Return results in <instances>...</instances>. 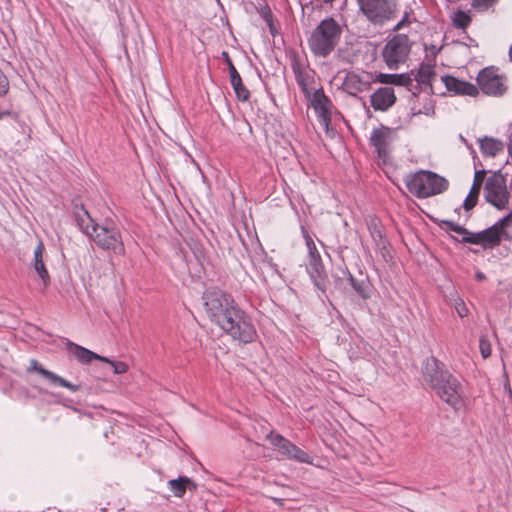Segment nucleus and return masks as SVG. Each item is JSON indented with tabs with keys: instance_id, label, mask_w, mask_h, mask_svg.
Here are the masks:
<instances>
[{
	"instance_id": "393cba45",
	"label": "nucleus",
	"mask_w": 512,
	"mask_h": 512,
	"mask_svg": "<svg viewBox=\"0 0 512 512\" xmlns=\"http://www.w3.org/2000/svg\"><path fill=\"white\" fill-rule=\"evenodd\" d=\"M170 490L176 497H182L186 490H195L197 485L188 477H179L168 482Z\"/></svg>"
},
{
	"instance_id": "6ab92c4d",
	"label": "nucleus",
	"mask_w": 512,
	"mask_h": 512,
	"mask_svg": "<svg viewBox=\"0 0 512 512\" xmlns=\"http://www.w3.org/2000/svg\"><path fill=\"white\" fill-rule=\"evenodd\" d=\"M371 106L378 111H386L396 101L392 87H381L371 95Z\"/></svg>"
},
{
	"instance_id": "f8f14e48",
	"label": "nucleus",
	"mask_w": 512,
	"mask_h": 512,
	"mask_svg": "<svg viewBox=\"0 0 512 512\" xmlns=\"http://www.w3.org/2000/svg\"><path fill=\"white\" fill-rule=\"evenodd\" d=\"M424 379L430 383L437 395L448 402L446 383L443 380L439 362L435 358H428L423 368Z\"/></svg>"
},
{
	"instance_id": "20e7f679",
	"label": "nucleus",
	"mask_w": 512,
	"mask_h": 512,
	"mask_svg": "<svg viewBox=\"0 0 512 512\" xmlns=\"http://www.w3.org/2000/svg\"><path fill=\"white\" fill-rule=\"evenodd\" d=\"M404 182L408 191L418 198H428L442 192L445 188L444 178L425 170L407 174Z\"/></svg>"
},
{
	"instance_id": "a211bd4d",
	"label": "nucleus",
	"mask_w": 512,
	"mask_h": 512,
	"mask_svg": "<svg viewBox=\"0 0 512 512\" xmlns=\"http://www.w3.org/2000/svg\"><path fill=\"white\" fill-rule=\"evenodd\" d=\"M485 175H486V171L484 169L478 170L474 174V180H473L472 186L470 188L468 195L466 196V198L463 202L464 210L467 213L466 218L470 217L469 212L476 206V204L478 202V197L480 194V190H481Z\"/></svg>"
},
{
	"instance_id": "c85d7f7f",
	"label": "nucleus",
	"mask_w": 512,
	"mask_h": 512,
	"mask_svg": "<svg viewBox=\"0 0 512 512\" xmlns=\"http://www.w3.org/2000/svg\"><path fill=\"white\" fill-rule=\"evenodd\" d=\"M471 23V16L468 12L458 10L452 18V25L459 29H466Z\"/></svg>"
},
{
	"instance_id": "1a4fd4ad",
	"label": "nucleus",
	"mask_w": 512,
	"mask_h": 512,
	"mask_svg": "<svg viewBox=\"0 0 512 512\" xmlns=\"http://www.w3.org/2000/svg\"><path fill=\"white\" fill-rule=\"evenodd\" d=\"M477 84L481 91L489 96H502L506 90V77L499 74L498 69L486 67L477 76Z\"/></svg>"
},
{
	"instance_id": "f3484780",
	"label": "nucleus",
	"mask_w": 512,
	"mask_h": 512,
	"mask_svg": "<svg viewBox=\"0 0 512 512\" xmlns=\"http://www.w3.org/2000/svg\"><path fill=\"white\" fill-rule=\"evenodd\" d=\"M29 371L37 372L40 376L47 379L51 385L61 386L67 388L72 392H76L80 389V385L72 384L69 381L65 380L64 378L60 377L59 375L45 369L44 367L39 365V363L36 360L30 361Z\"/></svg>"
},
{
	"instance_id": "4c0bfd02",
	"label": "nucleus",
	"mask_w": 512,
	"mask_h": 512,
	"mask_svg": "<svg viewBox=\"0 0 512 512\" xmlns=\"http://www.w3.org/2000/svg\"><path fill=\"white\" fill-rule=\"evenodd\" d=\"M507 149H508V154H509L510 158L512 159V133L509 136Z\"/></svg>"
},
{
	"instance_id": "6e6552de",
	"label": "nucleus",
	"mask_w": 512,
	"mask_h": 512,
	"mask_svg": "<svg viewBox=\"0 0 512 512\" xmlns=\"http://www.w3.org/2000/svg\"><path fill=\"white\" fill-rule=\"evenodd\" d=\"M411 43L406 35H396L385 45L382 56L390 69H397L404 63L410 53Z\"/></svg>"
},
{
	"instance_id": "0eeeda50",
	"label": "nucleus",
	"mask_w": 512,
	"mask_h": 512,
	"mask_svg": "<svg viewBox=\"0 0 512 512\" xmlns=\"http://www.w3.org/2000/svg\"><path fill=\"white\" fill-rule=\"evenodd\" d=\"M91 238L102 249L112 250L115 254L124 255L125 247L120 230L112 223H106L92 229Z\"/></svg>"
},
{
	"instance_id": "c9c22d12",
	"label": "nucleus",
	"mask_w": 512,
	"mask_h": 512,
	"mask_svg": "<svg viewBox=\"0 0 512 512\" xmlns=\"http://www.w3.org/2000/svg\"><path fill=\"white\" fill-rule=\"evenodd\" d=\"M495 0H474L473 5L477 8L487 9L490 7Z\"/></svg>"
},
{
	"instance_id": "4be33fe9",
	"label": "nucleus",
	"mask_w": 512,
	"mask_h": 512,
	"mask_svg": "<svg viewBox=\"0 0 512 512\" xmlns=\"http://www.w3.org/2000/svg\"><path fill=\"white\" fill-rule=\"evenodd\" d=\"M44 251V244L40 241L34 250L33 267L46 288L50 284V275L43 261Z\"/></svg>"
},
{
	"instance_id": "aec40b11",
	"label": "nucleus",
	"mask_w": 512,
	"mask_h": 512,
	"mask_svg": "<svg viewBox=\"0 0 512 512\" xmlns=\"http://www.w3.org/2000/svg\"><path fill=\"white\" fill-rule=\"evenodd\" d=\"M222 56L227 62L228 69H229V75H230V82H231V85L234 89V92H235L237 98L241 101H246L249 98V91L243 85L240 74L238 73L235 66L233 65L228 53L223 52Z\"/></svg>"
},
{
	"instance_id": "412c9836",
	"label": "nucleus",
	"mask_w": 512,
	"mask_h": 512,
	"mask_svg": "<svg viewBox=\"0 0 512 512\" xmlns=\"http://www.w3.org/2000/svg\"><path fill=\"white\" fill-rule=\"evenodd\" d=\"M68 351L82 364L90 363L92 360L108 361L103 357L73 342L67 343Z\"/></svg>"
},
{
	"instance_id": "f704fd0d",
	"label": "nucleus",
	"mask_w": 512,
	"mask_h": 512,
	"mask_svg": "<svg viewBox=\"0 0 512 512\" xmlns=\"http://www.w3.org/2000/svg\"><path fill=\"white\" fill-rule=\"evenodd\" d=\"M442 48H443L442 45L437 46V45L431 44L428 46L427 44H425V50H426L427 57H429V56L435 57L437 55V53L442 50Z\"/></svg>"
},
{
	"instance_id": "58836bf2",
	"label": "nucleus",
	"mask_w": 512,
	"mask_h": 512,
	"mask_svg": "<svg viewBox=\"0 0 512 512\" xmlns=\"http://www.w3.org/2000/svg\"><path fill=\"white\" fill-rule=\"evenodd\" d=\"M404 22H405V18H403L401 21H399L396 26L394 27V30H399L403 27L404 25Z\"/></svg>"
},
{
	"instance_id": "bb28decb",
	"label": "nucleus",
	"mask_w": 512,
	"mask_h": 512,
	"mask_svg": "<svg viewBox=\"0 0 512 512\" xmlns=\"http://www.w3.org/2000/svg\"><path fill=\"white\" fill-rule=\"evenodd\" d=\"M76 221L80 229L89 237H91L93 233L92 229L98 226L84 208H81V210L76 213Z\"/></svg>"
},
{
	"instance_id": "2f4dec72",
	"label": "nucleus",
	"mask_w": 512,
	"mask_h": 512,
	"mask_svg": "<svg viewBox=\"0 0 512 512\" xmlns=\"http://www.w3.org/2000/svg\"><path fill=\"white\" fill-rule=\"evenodd\" d=\"M454 306H455V310H456L457 314L461 318L466 317L468 315L469 309L462 299H460V298L456 299L454 302Z\"/></svg>"
},
{
	"instance_id": "c756f323",
	"label": "nucleus",
	"mask_w": 512,
	"mask_h": 512,
	"mask_svg": "<svg viewBox=\"0 0 512 512\" xmlns=\"http://www.w3.org/2000/svg\"><path fill=\"white\" fill-rule=\"evenodd\" d=\"M479 349H480L481 356L484 359H487L491 356V353H492L491 342L486 335H482L480 337Z\"/></svg>"
},
{
	"instance_id": "9d476101",
	"label": "nucleus",
	"mask_w": 512,
	"mask_h": 512,
	"mask_svg": "<svg viewBox=\"0 0 512 512\" xmlns=\"http://www.w3.org/2000/svg\"><path fill=\"white\" fill-rule=\"evenodd\" d=\"M266 439L270 441L283 457L300 463H310L308 454L282 435L270 432L267 434Z\"/></svg>"
},
{
	"instance_id": "7c9ffc66",
	"label": "nucleus",
	"mask_w": 512,
	"mask_h": 512,
	"mask_svg": "<svg viewBox=\"0 0 512 512\" xmlns=\"http://www.w3.org/2000/svg\"><path fill=\"white\" fill-rule=\"evenodd\" d=\"M106 363H109L113 369V372L115 374H124L128 370V365L125 362L121 361H112L108 359V361H105Z\"/></svg>"
},
{
	"instance_id": "a878e982",
	"label": "nucleus",
	"mask_w": 512,
	"mask_h": 512,
	"mask_svg": "<svg viewBox=\"0 0 512 512\" xmlns=\"http://www.w3.org/2000/svg\"><path fill=\"white\" fill-rule=\"evenodd\" d=\"M312 106L318 115L324 120H328L329 112H328V98L324 95L321 90H316L312 96L311 100Z\"/></svg>"
},
{
	"instance_id": "c03bdc74",
	"label": "nucleus",
	"mask_w": 512,
	"mask_h": 512,
	"mask_svg": "<svg viewBox=\"0 0 512 512\" xmlns=\"http://www.w3.org/2000/svg\"><path fill=\"white\" fill-rule=\"evenodd\" d=\"M334 0H323L325 3H332Z\"/></svg>"
},
{
	"instance_id": "f03ea898",
	"label": "nucleus",
	"mask_w": 512,
	"mask_h": 512,
	"mask_svg": "<svg viewBox=\"0 0 512 512\" xmlns=\"http://www.w3.org/2000/svg\"><path fill=\"white\" fill-rule=\"evenodd\" d=\"M512 225V211L499 219L495 224L479 232H471L466 228L450 221V231L457 233L461 238L450 236L453 240L461 243L481 245L484 249L493 248L500 244L502 239L512 241V232L509 227Z\"/></svg>"
},
{
	"instance_id": "79ce46f5",
	"label": "nucleus",
	"mask_w": 512,
	"mask_h": 512,
	"mask_svg": "<svg viewBox=\"0 0 512 512\" xmlns=\"http://www.w3.org/2000/svg\"><path fill=\"white\" fill-rule=\"evenodd\" d=\"M9 114H10L9 111L0 112V119Z\"/></svg>"
},
{
	"instance_id": "e433bc0d",
	"label": "nucleus",
	"mask_w": 512,
	"mask_h": 512,
	"mask_svg": "<svg viewBox=\"0 0 512 512\" xmlns=\"http://www.w3.org/2000/svg\"><path fill=\"white\" fill-rule=\"evenodd\" d=\"M296 79H297L298 84L301 86V88L304 91H306L307 90V83H306L305 78L300 73H297Z\"/></svg>"
},
{
	"instance_id": "37998d69",
	"label": "nucleus",
	"mask_w": 512,
	"mask_h": 512,
	"mask_svg": "<svg viewBox=\"0 0 512 512\" xmlns=\"http://www.w3.org/2000/svg\"><path fill=\"white\" fill-rule=\"evenodd\" d=\"M509 57H510V60L512 61V45L510 46V49H509Z\"/></svg>"
},
{
	"instance_id": "5701e85b",
	"label": "nucleus",
	"mask_w": 512,
	"mask_h": 512,
	"mask_svg": "<svg viewBox=\"0 0 512 512\" xmlns=\"http://www.w3.org/2000/svg\"><path fill=\"white\" fill-rule=\"evenodd\" d=\"M451 92L457 95L474 97L478 95L479 90L476 85L470 82L458 80L457 78L450 76V93Z\"/></svg>"
},
{
	"instance_id": "39448f33",
	"label": "nucleus",
	"mask_w": 512,
	"mask_h": 512,
	"mask_svg": "<svg viewBox=\"0 0 512 512\" xmlns=\"http://www.w3.org/2000/svg\"><path fill=\"white\" fill-rule=\"evenodd\" d=\"M510 197L506 176L500 171L494 172L486 179L484 198L487 203L498 210H504L508 208Z\"/></svg>"
},
{
	"instance_id": "a19ab883",
	"label": "nucleus",
	"mask_w": 512,
	"mask_h": 512,
	"mask_svg": "<svg viewBox=\"0 0 512 512\" xmlns=\"http://www.w3.org/2000/svg\"><path fill=\"white\" fill-rule=\"evenodd\" d=\"M485 278V275L482 273V272H477L476 273V279L477 280H483Z\"/></svg>"
},
{
	"instance_id": "4468645a",
	"label": "nucleus",
	"mask_w": 512,
	"mask_h": 512,
	"mask_svg": "<svg viewBox=\"0 0 512 512\" xmlns=\"http://www.w3.org/2000/svg\"><path fill=\"white\" fill-rule=\"evenodd\" d=\"M370 141L374 146L378 157L385 161L390 152V146L393 141L392 131L387 127L375 129L371 134Z\"/></svg>"
},
{
	"instance_id": "473e14b6",
	"label": "nucleus",
	"mask_w": 512,
	"mask_h": 512,
	"mask_svg": "<svg viewBox=\"0 0 512 512\" xmlns=\"http://www.w3.org/2000/svg\"><path fill=\"white\" fill-rule=\"evenodd\" d=\"M304 238H305V242H306V246H307V250H308V257L320 254L319 251L317 250V247H316L313 239L307 233L304 235Z\"/></svg>"
},
{
	"instance_id": "b1692460",
	"label": "nucleus",
	"mask_w": 512,
	"mask_h": 512,
	"mask_svg": "<svg viewBox=\"0 0 512 512\" xmlns=\"http://www.w3.org/2000/svg\"><path fill=\"white\" fill-rule=\"evenodd\" d=\"M479 142L481 153L485 157H495L504 150V143L493 137H484Z\"/></svg>"
},
{
	"instance_id": "72a5a7b5",
	"label": "nucleus",
	"mask_w": 512,
	"mask_h": 512,
	"mask_svg": "<svg viewBox=\"0 0 512 512\" xmlns=\"http://www.w3.org/2000/svg\"><path fill=\"white\" fill-rule=\"evenodd\" d=\"M9 90V81L7 77L0 70V96L5 95Z\"/></svg>"
},
{
	"instance_id": "9b49d317",
	"label": "nucleus",
	"mask_w": 512,
	"mask_h": 512,
	"mask_svg": "<svg viewBox=\"0 0 512 512\" xmlns=\"http://www.w3.org/2000/svg\"><path fill=\"white\" fill-rule=\"evenodd\" d=\"M376 79L373 75L366 71H351L345 74V77L342 81V89L347 94L351 96H356L359 93L364 91H368L371 87V84Z\"/></svg>"
},
{
	"instance_id": "7ed1b4c3",
	"label": "nucleus",
	"mask_w": 512,
	"mask_h": 512,
	"mask_svg": "<svg viewBox=\"0 0 512 512\" xmlns=\"http://www.w3.org/2000/svg\"><path fill=\"white\" fill-rule=\"evenodd\" d=\"M341 34L342 28L333 18L323 19L308 38L311 52L319 57L328 56L339 43Z\"/></svg>"
},
{
	"instance_id": "dca6fc26",
	"label": "nucleus",
	"mask_w": 512,
	"mask_h": 512,
	"mask_svg": "<svg viewBox=\"0 0 512 512\" xmlns=\"http://www.w3.org/2000/svg\"><path fill=\"white\" fill-rule=\"evenodd\" d=\"M415 79L420 84L429 85L433 92L437 89L439 82L444 84L446 90H448V74L438 76L430 64H422L415 75Z\"/></svg>"
},
{
	"instance_id": "423d86ee",
	"label": "nucleus",
	"mask_w": 512,
	"mask_h": 512,
	"mask_svg": "<svg viewBox=\"0 0 512 512\" xmlns=\"http://www.w3.org/2000/svg\"><path fill=\"white\" fill-rule=\"evenodd\" d=\"M362 13L375 25H383L395 17L396 6L387 0H357Z\"/></svg>"
},
{
	"instance_id": "2eb2a0df",
	"label": "nucleus",
	"mask_w": 512,
	"mask_h": 512,
	"mask_svg": "<svg viewBox=\"0 0 512 512\" xmlns=\"http://www.w3.org/2000/svg\"><path fill=\"white\" fill-rule=\"evenodd\" d=\"M468 393L466 386L450 377V406L455 412L464 414L467 408Z\"/></svg>"
},
{
	"instance_id": "cd10ccee",
	"label": "nucleus",
	"mask_w": 512,
	"mask_h": 512,
	"mask_svg": "<svg viewBox=\"0 0 512 512\" xmlns=\"http://www.w3.org/2000/svg\"><path fill=\"white\" fill-rule=\"evenodd\" d=\"M376 80L385 84L404 86L411 83V78L406 74H379Z\"/></svg>"
},
{
	"instance_id": "ea45409f",
	"label": "nucleus",
	"mask_w": 512,
	"mask_h": 512,
	"mask_svg": "<svg viewBox=\"0 0 512 512\" xmlns=\"http://www.w3.org/2000/svg\"><path fill=\"white\" fill-rule=\"evenodd\" d=\"M272 500H273L277 505H279V506H282V505H283V502H284V500H283V499H281V498H275V497H274V498H272Z\"/></svg>"
},
{
	"instance_id": "f257e3e1",
	"label": "nucleus",
	"mask_w": 512,
	"mask_h": 512,
	"mask_svg": "<svg viewBox=\"0 0 512 512\" xmlns=\"http://www.w3.org/2000/svg\"><path fill=\"white\" fill-rule=\"evenodd\" d=\"M203 301L208 318L233 339L249 343L256 338L251 319L229 294L217 288L207 289Z\"/></svg>"
},
{
	"instance_id": "ddd939ff",
	"label": "nucleus",
	"mask_w": 512,
	"mask_h": 512,
	"mask_svg": "<svg viewBox=\"0 0 512 512\" xmlns=\"http://www.w3.org/2000/svg\"><path fill=\"white\" fill-rule=\"evenodd\" d=\"M306 270L314 285L321 291H325L329 280L320 254L308 257Z\"/></svg>"
}]
</instances>
